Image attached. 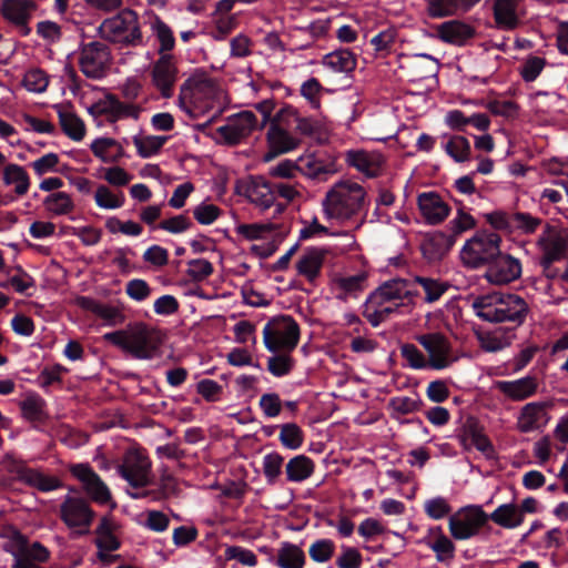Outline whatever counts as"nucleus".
Listing matches in <instances>:
<instances>
[{"mask_svg":"<svg viewBox=\"0 0 568 568\" xmlns=\"http://www.w3.org/2000/svg\"><path fill=\"white\" fill-rule=\"evenodd\" d=\"M151 29L159 42L158 52L160 57L163 54H171L170 52L175 45V38L172 29L160 18L154 19Z\"/></svg>","mask_w":568,"mask_h":568,"instance_id":"nucleus-50","label":"nucleus"},{"mask_svg":"<svg viewBox=\"0 0 568 568\" xmlns=\"http://www.w3.org/2000/svg\"><path fill=\"white\" fill-rule=\"evenodd\" d=\"M437 32L440 40L456 45L464 44L468 39L473 38L475 33L469 24L458 20L442 23L438 26Z\"/></svg>","mask_w":568,"mask_h":568,"instance_id":"nucleus-32","label":"nucleus"},{"mask_svg":"<svg viewBox=\"0 0 568 568\" xmlns=\"http://www.w3.org/2000/svg\"><path fill=\"white\" fill-rule=\"evenodd\" d=\"M275 230L271 223L240 224L236 233L247 241L264 240Z\"/></svg>","mask_w":568,"mask_h":568,"instance_id":"nucleus-53","label":"nucleus"},{"mask_svg":"<svg viewBox=\"0 0 568 568\" xmlns=\"http://www.w3.org/2000/svg\"><path fill=\"white\" fill-rule=\"evenodd\" d=\"M166 142L165 136L145 135L134 136L133 143L138 150V153L142 158H150L156 154Z\"/></svg>","mask_w":568,"mask_h":568,"instance_id":"nucleus-51","label":"nucleus"},{"mask_svg":"<svg viewBox=\"0 0 568 568\" xmlns=\"http://www.w3.org/2000/svg\"><path fill=\"white\" fill-rule=\"evenodd\" d=\"M445 150L456 162H465L470 155V144L462 135L452 136L446 143Z\"/></svg>","mask_w":568,"mask_h":568,"instance_id":"nucleus-56","label":"nucleus"},{"mask_svg":"<svg viewBox=\"0 0 568 568\" xmlns=\"http://www.w3.org/2000/svg\"><path fill=\"white\" fill-rule=\"evenodd\" d=\"M462 442L465 446L467 444L475 446L479 452L486 455H490L494 450L493 445L484 434L483 428L474 419H468L465 424Z\"/></svg>","mask_w":568,"mask_h":568,"instance_id":"nucleus-39","label":"nucleus"},{"mask_svg":"<svg viewBox=\"0 0 568 568\" xmlns=\"http://www.w3.org/2000/svg\"><path fill=\"white\" fill-rule=\"evenodd\" d=\"M548 404L545 402H531L524 405L517 417L516 427L520 433H530L544 427L549 416Z\"/></svg>","mask_w":568,"mask_h":568,"instance_id":"nucleus-24","label":"nucleus"},{"mask_svg":"<svg viewBox=\"0 0 568 568\" xmlns=\"http://www.w3.org/2000/svg\"><path fill=\"white\" fill-rule=\"evenodd\" d=\"M368 274L358 271L355 274L332 272L328 274V288L333 296L341 302L357 298L367 288Z\"/></svg>","mask_w":568,"mask_h":568,"instance_id":"nucleus-13","label":"nucleus"},{"mask_svg":"<svg viewBox=\"0 0 568 568\" xmlns=\"http://www.w3.org/2000/svg\"><path fill=\"white\" fill-rule=\"evenodd\" d=\"M400 355L406 361L407 365L414 369L429 367L427 358L414 344L402 345Z\"/></svg>","mask_w":568,"mask_h":568,"instance_id":"nucleus-60","label":"nucleus"},{"mask_svg":"<svg viewBox=\"0 0 568 568\" xmlns=\"http://www.w3.org/2000/svg\"><path fill=\"white\" fill-rule=\"evenodd\" d=\"M98 207L103 210H118L124 205V194L119 191H112L104 184L98 185L93 194Z\"/></svg>","mask_w":568,"mask_h":568,"instance_id":"nucleus-47","label":"nucleus"},{"mask_svg":"<svg viewBox=\"0 0 568 568\" xmlns=\"http://www.w3.org/2000/svg\"><path fill=\"white\" fill-rule=\"evenodd\" d=\"M297 169L301 174L318 181H325L328 175L337 172L334 161L324 160L314 154L301 155L297 159Z\"/></svg>","mask_w":568,"mask_h":568,"instance_id":"nucleus-28","label":"nucleus"},{"mask_svg":"<svg viewBox=\"0 0 568 568\" xmlns=\"http://www.w3.org/2000/svg\"><path fill=\"white\" fill-rule=\"evenodd\" d=\"M367 193L359 183L344 180L335 183L325 194L322 206L328 219L351 221L364 211Z\"/></svg>","mask_w":568,"mask_h":568,"instance_id":"nucleus-2","label":"nucleus"},{"mask_svg":"<svg viewBox=\"0 0 568 568\" xmlns=\"http://www.w3.org/2000/svg\"><path fill=\"white\" fill-rule=\"evenodd\" d=\"M43 206L47 212L53 215H68L75 207L71 195L62 191H57L45 196Z\"/></svg>","mask_w":568,"mask_h":568,"instance_id":"nucleus-44","label":"nucleus"},{"mask_svg":"<svg viewBox=\"0 0 568 568\" xmlns=\"http://www.w3.org/2000/svg\"><path fill=\"white\" fill-rule=\"evenodd\" d=\"M402 69L410 81H420L437 74L438 61L428 54H414L406 58L402 64Z\"/></svg>","mask_w":568,"mask_h":568,"instance_id":"nucleus-27","label":"nucleus"},{"mask_svg":"<svg viewBox=\"0 0 568 568\" xmlns=\"http://www.w3.org/2000/svg\"><path fill=\"white\" fill-rule=\"evenodd\" d=\"M104 113L108 114L113 121L122 118H134L138 119L140 114V108L131 104L121 102L115 95L109 94L104 103Z\"/></svg>","mask_w":568,"mask_h":568,"instance_id":"nucleus-45","label":"nucleus"},{"mask_svg":"<svg viewBox=\"0 0 568 568\" xmlns=\"http://www.w3.org/2000/svg\"><path fill=\"white\" fill-rule=\"evenodd\" d=\"M90 149L104 163L118 162L124 155L122 145L112 138L97 139L91 143Z\"/></svg>","mask_w":568,"mask_h":568,"instance_id":"nucleus-37","label":"nucleus"},{"mask_svg":"<svg viewBox=\"0 0 568 568\" xmlns=\"http://www.w3.org/2000/svg\"><path fill=\"white\" fill-rule=\"evenodd\" d=\"M413 283H417L422 286L425 293L424 300L427 303L438 301L448 288L447 283L430 277L417 276Z\"/></svg>","mask_w":568,"mask_h":568,"instance_id":"nucleus-52","label":"nucleus"},{"mask_svg":"<svg viewBox=\"0 0 568 568\" xmlns=\"http://www.w3.org/2000/svg\"><path fill=\"white\" fill-rule=\"evenodd\" d=\"M334 549L335 546L332 540L321 539L311 545L308 554L314 561L326 562L332 558Z\"/></svg>","mask_w":568,"mask_h":568,"instance_id":"nucleus-62","label":"nucleus"},{"mask_svg":"<svg viewBox=\"0 0 568 568\" xmlns=\"http://www.w3.org/2000/svg\"><path fill=\"white\" fill-rule=\"evenodd\" d=\"M417 204L422 216L433 225L443 222L450 212L448 204L436 192L420 193Z\"/></svg>","mask_w":568,"mask_h":568,"instance_id":"nucleus-25","label":"nucleus"},{"mask_svg":"<svg viewBox=\"0 0 568 568\" xmlns=\"http://www.w3.org/2000/svg\"><path fill=\"white\" fill-rule=\"evenodd\" d=\"M75 303L79 307L90 311L105 321L108 325L114 326L125 321V315L119 306L100 303L88 296L77 297Z\"/></svg>","mask_w":568,"mask_h":568,"instance_id":"nucleus-29","label":"nucleus"},{"mask_svg":"<svg viewBox=\"0 0 568 568\" xmlns=\"http://www.w3.org/2000/svg\"><path fill=\"white\" fill-rule=\"evenodd\" d=\"M98 31L102 39L122 47L135 48L143 44L139 16L131 9H123L103 20Z\"/></svg>","mask_w":568,"mask_h":568,"instance_id":"nucleus-4","label":"nucleus"},{"mask_svg":"<svg viewBox=\"0 0 568 568\" xmlns=\"http://www.w3.org/2000/svg\"><path fill=\"white\" fill-rule=\"evenodd\" d=\"M71 474L82 484L87 495L98 504L111 500V491L101 477L88 464L71 466Z\"/></svg>","mask_w":568,"mask_h":568,"instance_id":"nucleus-18","label":"nucleus"},{"mask_svg":"<svg viewBox=\"0 0 568 568\" xmlns=\"http://www.w3.org/2000/svg\"><path fill=\"white\" fill-rule=\"evenodd\" d=\"M36 9L37 4L33 0H3L1 3L2 17L19 28L22 36L30 33L28 23Z\"/></svg>","mask_w":568,"mask_h":568,"instance_id":"nucleus-21","label":"nucleus"},{"mask_svg":"<svg viewBox=\"0 0 568 568\" xmlns=\"http://www.w3.org/2000/svg\"><path fill=\"white\" fill-rule=\"evenodd\" d=\"M476 315L490 323H514L521 325L528 313L526 301L517 294L494 292L480 295L473 301Z\"/></svg>","mask_w":568,"mask_h":568,"instance_id":"nucleus-3","label":"nucleus"},{"mask_svg":"<svg viewBox=\"0 0 568 568\" xmlns=\"http://www.w3.org/2000/svg\"><path fill=\"white\" fill-rule=\"evenodd\" d=\"M487 521L488 515L481 507L470 506L449 518V531L455 539H469L476 536Z\"/></svg>","mask_w":568,"mask_h":568,"instance_id":"nucleus-14","label":"nucleus"},{"mask_svg":"<svg viewBox=\"0 0 568 568\" xmlns=\"http://www.w3.org/2000/svg\"><path fill=\"white\" fill-rule=\"evenodd\" d=\"M398 307L388 301H384V298H374V294L371 293L363 305V316L372 326L376 327Z\"/></svg>","mask_w":568,"mask_h":568,"instance_id":"nucleus-33","label":"nucleus"},{"mask_svg":"<svg viewBox=\"0 0 568 568\" xmlns=\"http://www.w3.org/2000/svg\"><path fill=\"white\" fill-rule=\"evenodd\" d=\"M349 166L365 174L367 178L378 176L384 169L385 158L377 151L349 150L345 155Z\"/></svg>","mask_w":568,"mask_h":568,"instance_id":"nucleus-22","label":"nucleus"},{"mask_svg":"<svg viewBox=\"0 0 568 568\" xmlns=\"http://www.w3.org/2000/svg\"><path fill=\"white\" fill-rule=\"evenodd\" d=\"M325 256L326 251L323 248H311L305 251L296 262L297 273L305 277L310 283H315L321 275Z\"/></svg>","mask_w":568,"mask_h":568,"instance_id":"nucleus-31","label":"nucleus"},{"mask_svg":"<svg viewBox=\"0 0 568 568\" xmlns=\"http://www.w3.org/2000/svg\"><path fill=\"white\" fill-rule=\"evenodd\" d=\"M278 120L290 123H295L296 132L303 135H313L317 130V122L311 118H303L298 114L297 110L292 106L282 109L278 114Z\"/></svg>","mask_w":568,"mask_h":568,"instance_id":"nucleus-46","label":"nucleus"},{"mask_svg":"<svg viewBox=\"0 0 568 568\" xmlns=\"http://www.w3.org/2000/svg\"><path fill=\"white\" fill-rule=\"evenodd\" d=\"M495 27L513 31L520 24L525 13V0H490Z\"/></svg>","mask_w":568,"mask_h":568,"instance_id":"nucleus-17","label":"nucleus"},{"mask_svg":"<svg viewBox=\"0 0 568 568\" xmlns=\"http://www.w3.org/2000/svg\"><path fill=\"white\" fill-rule=\"evenodd\" d=\"M294 366V359L290 353H280L267 361V369L274 376L281 377L287 375Z\"/></svg>","mask_w":568,"mask_h":568,"instance_id":"nucleus-59","label":"nucleus"},{"mask_svg":"<svg viewBox=\"0 0 568 568\" xmlns=\"http://www.w3.org/2000/svg\"><path fill=\"white\" fill-rule=\"evenodd\" d=\"M21 479L26 484H28L41 491H51L61 486V481L57 477L45 475L36 469L23 470L21 473Z\"/></svg>","mask_w":568,"mask_h":568,"instance_id":"nucleus-49","label":"nucleus"},{"mask_svg":"<svg viewBox=\"0 0 568 568\" xmlns=\"http://www.w3.org/2000/svg\"><path fill=\"white\" fill-rule=\"evenodd\" d=\"M511 221V231L518 230L524 234L535 233L541 224V219L524 212L513 213Z\"/></svg>","mask_w":568,"mask_h":568,"instance_id":"nucleus-57","label":"nucleus"},{"mask_svg":"<svg viewBox=\"0 0 568 568\" xmlns=\"http://www.w3.org/2000/svg\"><path fill=\"white\" fill-rule=\"evenodd\" d=\"M22 85L29 92L42 93L49 85V77L43 70L33 68L26 72L22 80Z\"/></svg>","mask_w":568,"mask_h":568,"instance_id":"nucleus-55","label":"nucleus"},{"mask_svg":"<svg viewBox=\"0 0 568 568\" xmlns=\"http://www.w3.org/2000/svg\"><path fill=\"white\" fill-rule=\"evenodd\" d=\"M265 347L273 353H291L300 341V326L291 316L271 320L263 328Z\"/></svg>","mask_w":568,"mask_h":568,"instance_id":"nucleus-6","label":"nucleus"},{"mask_svg":"<svg viewBox=\"0 0 568 568\" xmlns=\"http://www.w3.org/2000/svg\"><path fill=\"white\" fill-rule=\"evenodd\" d=\"M480 0H430L429 12L433 17H446L457 11H467Z\"/></svg>","mask_w":568,"mask_h":568,"instance_id":"nucleus-43","label":"nucleus"},{"mask_svg":"<svg viewBox=\"0 0 568 568\" xmlns=\"http://www.w3.org/2000/svg\"><path fill=\"white\" fill-rule=\"evenodd\" d=\"M479 346L485 352H498L509 346L515 337L511 329L496 328L476 333Z\"/></svg>","mask_w":568,"mask_h":568,"instance_id":"nucleus-34","label":"nucleus"},{"mask_svg":"<svg viewBox=\"0 0 568 568\" xmlns=\"http://www.w3.org/2000/svg\"><path fill=\"white\" fill-rule=\"evenodd\" d=\"M246 196L250 202L266 210L274 204L273 183L262 178L254 179L246 187Z\"/></svg>","mask_w":568,"mask_h":568,"instance_id":"nucleus-35","label":"nucleus"},{"mask_svg":"<svg viewBox=\"0 0 568 568\" xmlns=\"http://www.w3.org/2000/svg\"><path fill=\"white\" fill-rule=\"evenodd\" d=\"M152 462L143 449L131 448L118 467V471L130 486L142 488L151 484Z\"/></svg>","mask_w":568,"mask_h":568,"instance_id":"nucleus-9","label":"nucleus"},{"mask_svg":"<svg viewBox=\"0 0 568 568\" xmlns=\"http://www.w3.org/2000/svg\"><path fill=\"white\" fill-rule=\"evenodd\" d=\"M152 87L164 99L174 94V87L179 78V69L173 54H163L150 68Z\"/></svg>","mask_w":568,"mask_h":568,"instance_id":"nucleus-15","label":"nucleus"},{"mask_svg":"<svg viewBox=\"0 0 568 568\" xmlns=\"http://www.w3.org/2000/svg\"><path fill=\"white\" fill-rule=\"evenodd\" d=\"M521 274V264L518 258L509 254H501L488 264L484 277L494 285H505L517 280Z\"/></svg>","mask_w":568,"mask_h":568,"instance_id":"nucleus-19","label":"nucleus"},{"mask_svg":"<svg viewBox=\"0 0 568 568\" xmlns=\"http://www.w3.org/2000/svg\"><path fill=\"white\" fill-rule=\"evenodd\" d=\"M266 140L268 144V153L266 159L270 160L283 153L295 150L301 141L290 133L286 129L282 128L280 120L272 121L267 133Z\"/></svg>","mask_w":568,"mask_h":568,"instance_id":"nucleus-23","label":"nucleus"},{"mask_svg":"<svg viewBox=\"0 0 568 568\" xmlns=\"http://www.w3.org/2000/svg\"><path fill=\"white\" fill-rule=\"evenodd\" d=\"M313 471V460L304 455L293 457L286 464V475L290 481H303L307 479Z\"/></svg>","mask_w":568,"mask_h":568,"instance_id":"nucleus-48","label":"nucleus"},{"mask_svg":"<svg viewBox=\"0 0 568 568\" xmlns=\"http://www.w3.org/2000/svg\"><path fill=\"white\" fill-rule=\"evenodd\" d=\"M3 183L12 185L18 196L26 195L30 187V178L26 169L18 164H7L3 169Z\"/></svg>","mask_w":568,"mask_h":568,"instance_id":"nucleus-40","label":"nucleus"},{"mask_svg":"<svg viewBox=\"0 0 568 568\" xmlns=\"http://www.w3.org/2000/svg\"><path fill=\"white\" fill-rule=\"evenodd\" d=\"M537 246L541 252L540 265L549 270L552 263L568 255V230L547 225L537 240Z\"/></svg>","mask_w":568,"mask_h":568,"instance_id":"nucleus-10","label":"nucleus"},{"mask_svg":"<svg viewBox=\"0 0 568 568\" xmlns=\"http://www.w3.org/2000/svg\"><path fill=\"white\" fill-rule=\"evenodd\" d=\"M278 439L284 447L297 449L303 444L304 433L295 423L283 424L281 426Z\"/></svg>","mask_w":568,"mask_h":568,"instance_id":"nucleus-54","label":"nucleus"},{"mask_svg":"<svg viewBox=\"0 0 568 568\" xmlns=\"http://www.w3.org/2000/svg\"><path fill=\"white\" fill-rule=\"evenodd\" d=\"M500 243L501 237L497 233L477 232L464 244L460 251V258L464 265L470 268H478L489 264L494 257L498 256Z\"/></svg>","mask_w":568,"mask_h":568,"instance_id":"nucleus-7","label":"nucleus"},{"mask_svg":"<svg viewBox=\"0 0 568 568\" xmlns=\"http://www.w3.org/2000/svg\"><path fill=\"white\" fill-rule=\"evenodd\" d=\"M111 52L106 44L92 41L80 48L78 64L81 72L89 79H102L111 65Z\"/></svg>","mask_w":568,"mask_h":568,"instance_id":"nucleus-8","label":"nucleus"},{"mask_svg":"<svg viewBox=\"0 0 568 568\" xmlns=\"http://www.w3.org/2000/svg\"><path fill=\"white\" fill-rule=\"evenodd\" d=\"M397 32L393 28H387L381 31L378 34L372 38L371 44L374 50L378 53L386 54L388 53L396 40Z\"/></svg>","mask_w":568,"mask_h":568,"instance_id":"nucleus-63","label":"nucleus"},{"mask_svg":"<svg viewBox=\"0 0 568 568\" xmlns=\"http://www.w3.org/2000/svg\"><path fill=\"white\" fill-rule=\"evenodd\" d=\"M223 92L216 81L204 72H196L186 79L180 88L179 104L187 108L191 104L212 109L214 101L219 100Z\"/></svg>","mask_w":568,"mask_h":568,"instance_id":"nucleus-5","label":"nucleus"},{"mask_svg":"<svg viewBox=\"0 0 568 568\" xmlns=\"http://www.w3.org/2000/svg\"><path fill=\"white\" fill-rule=\"evenodd\" d=\"M260 128V122L252 111H242L230 116L224 125L216 129L219 142L235 145L250 136L254 130Z\"/></svg>","mask_w":568,"mask_h":568,"instance_id":"nucleus-12","label":"nucleus"},{"mask_svg":"<svg viewBox=\"0 0 568 568\" xmlns=\"http://www.w3.org/2000/svg\"><path fill=\"white\" fill-rule=\"evenodd\" d=\"M374 298H384L396 306L413 304V298L418 294L414 290V283L405 278H392L381 284L374 292Z\"/></svg>","mask_w":568,"mask_h":568,"instance_id":"nucleus-20","label":"nucleus"},{"mask_svg":"<svg viewBox=\"0 0 568 568\" xmlns=\"http://www.w3.org/2000/svg\"><path fill=\"white\" fill-rule=\"evenodd\" d=\"M226 560H235L243 566L254 567L257 565L256 555L246 548L241 546H229L224 550Z\"/></svg>","mask_w":568,"mask_h":568,"instance_id":"nucleus-61","label":"nucleus"},{"mask_svg":"<svg viewBox=\"0 0 568 568\" xmlns=\"http://www.w3.org/2000/svg\"><path fill=\"white\" fill-rule=\"evenodd\" d=\"M58 115L62 131L73 141H81L85 135L83 121L67 108L59 106Z\"/></svg>","mask_w":568,"mask_h":568,"instance_id":"nucleus-41","label":"nucleus"},{"mask_svg":"<svg viewBox=\"0 0 568 568\" xmlns=\"http://www.w3.org/2000/svg\"><path fill=\"white\" fill-rule=\"evenodd\" d=\"M538 379L535 376H526L515 381H498L495 387L507 398L521 402L534 396L538 390Z\"/></svg>","mask_w":568,"mask_h":568,"instance_id":"nucleus-26","label":"nucleus"},{"mask_svg":"<svg viewBox=\"0 0 568 568\" xmlns=\"http://www.w3.org/2000/svg\"><path fill=\"white\" fill-rule=\"evenodd\" d=\"M416 341L427 352L430 368L444 369L455 361L452 355V344L443 333L417 335Z\"/></svg>","mask_w":568,"mask_h":568,"instance_id":"nucleus-16","label":"nucleus"},{"mask_svg":"<svg viewBox=\"0 0 568 568\" xmlns=\"http://www.w3.org/2000/svg\"><path fill=\"white\" fill-rule=\"evenodd\" d=\"M165 334L143 322L129 324L125 328L105 333L103 339L136 359L150 361L161 356Z\"/></svg>","mask_w":568,"mask_h":568,"instance_id":"nucleus-1","label":"nucleus"},{"mask_svg":"<svg viewBox=\"0 0 568 568\" xmlns=\"http://www.w3.org/2000/svg\"><path fill=\"white\" fill-rule=\"evenodd\" d=\"M489 519L506 529L517 528L524 523V516H520V510L517 509V505L514 503L498 506L488 515V520Z\"/></svg>","mask_w":568,"mask_h":568,"instance_id":"nucleus-38","label":"nucleus"},{"mask_svg":"<svg viewBox=\"0 0 568 568\" xmlns=\"http://www.w3.org/2000/svg\"><path fill=\"white\" fill-rule=\"evenodd\" d=\"M423 542L435 552L439 562L452 561L455 557V545L439 526L429 528Z\"/></svg>","mask_w":568,"mask_h":568,"instance_id":"nucleus-30","label":"nucleus"},{"mask_svg":"<svg viewBox=\"0 0 568 568\" xmlns=\"http://www.w3.org/2000/svg\"><path fill=\"white\" fill-rule=\"evenodd\" d=\"M59 516L68 528L82 535L89 531L95 514L83 497L67 495L60 505Z\"/></svg>","mask_w":568,"mask_h":568,"instance_id":"nucleus-11","label":"nucleus"},{"mask_svg":"<svg viewBox=\"0 0 568 568\" xmlns=\"http://www.w3.org/2000/svg\"><path fill=\"white\" fill-rule=\"evenodd\" d=\"M322 63L334 72L348 73L355 70L356 58L351 50L341 49L324 55Z\"/></svg>","mask_w":568,"mask_h":568,"instance_id":"nucleus-42","label":"nucleus"},{"mask_svg":"<svg viewBox=\"0 0 568 568\" xmlns=\"http://www.w3.org/2000/svg\"><path fill=\"white\" fill-rule=\"evenodd\" d=\"M186 273L193 281L201 282L213 273V265L205 258L191 260Z\"/></svg>","mask_w":568,"mask_h":568,"instance_id":"nucleus-64","label":"nucleus"},{"mask_svg":"<svg viewBox=\"0 0 568 568\" xmlns=\"http://www.w3.org/2000/svg\"><path fill=\"white\" fill-rule=\"evenodd\" d=\"M306 556L303 549L292 542L281 544L277 550L275 565L280 568H304Z\"/></svg>","mask_w":568,"mask_h":568,"instance_id":"nucleus-36","label":"nucleus"},{"mask_svg":"<svg viewBox=\"0 0 568 568\" xmlns=\"http://www.w3.org/2000/svg\"><path fill=\"white\" fill-rule=\"evenodd\" d=\"M22 416L30 422L44 418V400L39 396H29L21 403Z\"/></svg>","mask_w":568,"mask_h":568,"instance_id":"nucleus-58","label":"nucleus"}]
</instances>
